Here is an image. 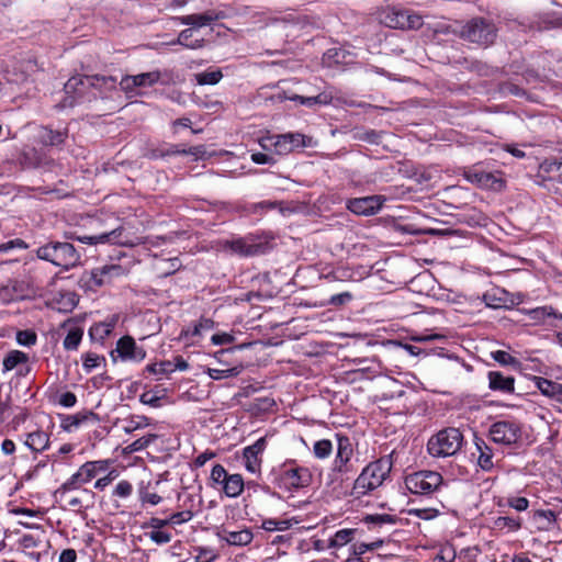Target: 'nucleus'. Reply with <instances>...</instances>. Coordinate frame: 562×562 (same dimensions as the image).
<instances>
[{
  "label": "nucleus",
  "mask_w": 562,
  "mask_h": 562,
  "mask_svg": "<svg viewBox=\"0 0 562 562\" xmlns=\"http://www.w3.org/2000/svg\"><path fill=\"white\" fill-rule=\"evenodd\" d=\"M268 481L274 488L286 493H295L308 487L313 482L310 468L299 464L295 459H286L273 467L268 473Z\"/></svg>",
  "instance_id": "obj_1"
},
{
  "label": "nucleus",
  "mask_w": 562,
  "mask_h": 562,
  "mask_svg": "<svg viewBox=\"0 0 562 562\" xmlns=\"http://www.w3.org/2000/svg\"><path fill=\"white\" fill-rule=\"evenodd\" d=\"M393 452L369 462L353 480L350 496L359 499L378 490L390 477Z\"/></svg>",
  "instance_id": "obj_2"
},
{
  "label": "nucleus",
  "mask_w": 562,
  "mask_h": 562,
  "mask_svg": "<svg viewBox=\"0 0 562 562\" xmlns=\"http://www.w3.org/2000/svg\"><path fill=\"white\" fill-rule=\"evenodd\" d=\"M358 469L352 439L347 435L336 434L335 457L327 472V479L331 484L342 485L350 481Z\"/></svg>",
  "instance_id": "obj_3"
},
{
  "label": "nucleus",
  "mask_w": 562,
  "mask_h": 562,
  "mask_svg": "<svg viewBox=\"0 0 562 562\" xmlns=\"http://www.w3.org/2000/svg\"><path fill=\"white\" fill-rule=\"evenodd\" d=\"M119 221L120 218L114 216L108 218L93 217L90 221V226L94 228L92 234L77 235L76 233H69L67 238L87 245L111 244L126 246L130 244L128 238L125 235L124 227L117 224Z\"/></svg>",
  "instance_id": "obj_4"
},
{
  "label": "nucleus",
  "mask_w": 562,
  "mask_h": 562,
  "mask_svg": "<svg viewBox=\"0 0 562 562\" xmlns=\"http://www.w3.org/2000/svg\"><path fill=\"white\" fill-rule=\"evenodd\" d=\"M37 258L48 261L65 270L80 262V252L68 241H49L36 249Z\"/></svg>",
  "instance_id": "obj_5"
},
{
  "label": "nucleus",
  "mask_w": 562,
  "mask_h": 562,
  "mask_svg": "<svg viewBox=\"0 0 562 562\" xmlns=\"http://www.w3.org/2000/svg\"><path fill=\"white\" fill-rule=\"evenodd\" d=\"M487 438L497 446L516 449L521 445L522 425L515 418L495 420L488 426Z\"/></svg>",
  "instance_id": "obj_6"
},
{
  "label": "nucleus",
  "mask_w": 562,
  "mask_h": 562,
  "mask_svg": "<svg viewBox=\"0 0 562 562\" xmlns=\"http://www.w3.org/2000/svg\"><path fill=\"white\" fill-rule=\"evenodd\" d=\"M463 435L460 429L448 427L438 431L428 440L427 449L432 457H450L461 449Z\"/></svg>",
  "instance_id": "obj_7"
},
{
  "label": "nucleus",
  "mask_w": 562,
  "mask_h": 562,
  "mask_svg": "<svg viewBox=\"0 0 562 562\" xmlns=\"http://www.w3.org/2000/svg\"><path fill=\"white\" fill-rule=\"evenodd\" d=\"M467 181L480 189L501 192L506 188V179L501 170H488L483 164H475L463 171Z\"/></svg>",
  "instance_id": "obj_8"
},
{
  "label": "nucleus",
  "mask_w": 562,
  "mask_h": 562,
  "mask_svg": "<svg viewBox=\"0 0 562 562\" xmlns=\"http://www.w3.org/2000/svg\"><path fill=\"white\" fill-rule=\"evenodd\" d=\"M460 36L465 41L487 47L495 42L497 27L488 19L473 18L462 26Z\"/></svg>",
  "instance_id": "obj_9"
},
{
  "label": "nucleus",
  "mask_w": 562,
  "mask_h": 562,
  "mask_svg": "<svg viewBox=\"0 0 562 562\" xmlns=\"http://www.w3.org/2000/svg\"><path fill=\"white\" fill-rule=\"evenodd\" d=\"M111 467V460H93L81 464L78 470L61 484V490L81 488L83 485L97 480Z\"/></svg>",
  "instance_id": "obj_10"
},
{
  "label": "nucleus",
  "mask_w": 562,
  "mask_h": 562,
  "mask_svg": "<svg viewBox=\"0 0 562 562\" xmlns=\"http://www.w3.org/2000/svg\"><path fill=\"white\" fill-rule=\"evenodd\" d=\"M443 479L436 471H416L409 473L404 479L406 490L415 495L429 496L434 494L442 484Z\"/></svg>",
  "instance_id": "obj_11"
},
{
  "label": "nucleus",
  "mask_w": 562,
  "mask_h": 562,
  "mask_svg": "<svg viewBox=\"0 0 562 562\" xmlns=\"http://www.w3.org/2000/svg\"><path fill=\"white\" fill-rule=\"evenodd\" d=\"M116 82V79L113 77H105V76H74L71 77L66 83H65V92L67 94H74L72 101L70 102V105L74 104V102L77 99H81L85 97L87 90L91 87L99 88L102 86H106L108 83H111V86H114Z\"/></svg>",
  "instance_id": "obj_12"
},
{
  "label": "nucleus",
  "mask_w": 562,
  "mask_h": 562,
  "mask_svg": "<svg viewBox=\"0 0 562 562\" xmlns=\"http://www.w3.org/2000/svg\"><path fill=\"white\" fill-rule=\"evenodd\" d=\"M147 351L143 346L137 345L131 335L122 336L117 341L115 349L110 352L113 362L117 360L122 362L140 363L145 360Z\"/></svg>",
  "instance_id": "obj_13"
},
{
  "label": "nucleus",
  "mask_w": 562,
  "mask_h": 562,
  "mask_svg": "<svg viewBox=\"0 0 562 562\" xmlns=\"http://www.w3.org/2000/svg\"><path fill=\"white\" fill-rule=\"evenodd\" d=\"M386 202V198L380 194L351 198L346 201V209L359 216L378 214Z\"/></svg>",
  "instance_id": "obj_14"
},
{
  "label": "nucleus",
  "mask_w": 562,
  "mask_h": 562,
  "mask_svg": "<svg viewBox=\"0 0 562 562\" xmlns=\"http://www.w3.org/2000/svg\"><path fill=\"white\" fill-rule=\"evenodd\" d=\"M385 24L392 29L418 30L423 18L409 10L391 8L385 14Z\"/></svg>",
  "instance_id": "obj_15"
},
{
  "label": "nucleus",
  "mask_w": 562,
  "mask_h": 562,
  "mask_svg": "<svg viewBox=\"0 0 562 562\" xmlns=\"http://www.w3.org/2000/svg\"><path fill=\"white\" fill-rule=\"evenodd\" d=\"M31 295L32 289L24 280L10 279L7 283L0 285V303L2 304L22 301Z\"/></svg>",
  "instance_id": "obj_16"
},
{
  "label": "nucleus",
  "mask_w": 562,
  "mask_h": 562,
  "mask_svg": "<svg viewBox=\"0 0 562 562\" xmlns=\"http://www.w3.org/2000/svg\"><path fill=\"white\" fill-rule=\"evenodd\" d=\"M125 268L121 265H104L91 270L88 285L90 288H100L104 284H110L114 279L124 276Z\"/></svg>",
  "instance_id": "obj_17"
},
{
  "label": "nucleus",
  "mask_w": 562,
  "mask_h": 562,
  "mask_svg": "<svg viewBox=\"0 0 562 562\" xmlns=\"http://www.w3.org/2000/svg\"><path fill=\"white\" fill-rule=\"evenodd\" d=\"M267 438L260 437L252 445L243 449L245 468L250 473H257L261 469L262 454L267 448Z\"/></svg>",
  "instance_id": "obj_18"
},
{
  "label": "nucleus",
  "mask_w": 562,
  "mask_h": 562,
  "mask_svg": "<svg viewBox=\"0 0 562 562\" xmlns=\"http://www.w3.org/2000/svg\"><path fill=\"white\" fill-rule=\"evenodd\" d=\"M224 248L241 257H254L266 251V245L255 243L248 237H239L224 243Z\"/></svg>",
  "instance_id": "obj_19"
},
{
  "label": "nucleus",
  "mask_w": 562,
  "mask_h": 562,
  "mask_svg": "<svg viewBox=\"0 0 562 562\" xmlns=\"http://www.w3.org/2000/svg\"><path fill=\"white\" fill-rule=\"evenodd\" d=\"M305 136L301 133H286L269 137L268 140L278 155H288L289 153L305 146Z\"/></svg>",
  "instance_id": "obj_20"
},
{
  "label": "nucleus",
  "mask_w": 562,
  "mask_h": 562,
  "mask_svg": "<svg viewBox=\"0 0 562 562\" xmlns=\"http://www.w3.org/2000/svg\"><path fill=\"white\" fill-rule=\"evenodd\" d=\"M474 451L472 456L476 458L477 467L484 472H491L495 468L494 448L482 437L474 435Z\"/></svg>",
  "instance_id": "obj_21"
},
{
  "label": "nucleus",
  "mask_w": 562,
  "mask_h": 562,
  "mask_svg": "<svg viewBox=\"0 0 562 562\" xmlns=\"http://www.w3.org/2000/svg\"><path fill=\"white\" fill-rule=\"evenodd\" d=\"M536 177L541 183L562 184V158L549 157L539 164Z\"/></svg>",
  "instance_id": "obj_22"
},
{
  "label": "nucleus",
  "mask_w": 562,
  "mask_h": 562,
  "mask_svg": "<svg viewBox=\"0 0 562 562\" xmlns=\"http://www.w3.org/2000/svg\"><path fill=\"white\" fill-rule=\"evenodd\" d=\"M60 428L66 432H75L83 425L97 423L99 417L91 411H82L72 415L60 414Z\"/></svg>",
  "instance_id": "obj_23"
},
{
  "label": "nucleus",
  "mask_w": 562,
  "mask_h": 562,
  "mask_svg": "<svg viewBox=\"0 0 562 562\" xmlns=\"http://www.w3.org/2000/svg\"><path fill=\"white\" fill-rule=\"evenodd\" d=\"M160 79L159 71L143 72L135 76H124L120 81V87L125 93H133L138 87H151Z\"/></svg>",
  "instance_id": "obj_24"
},
{
  "label": "nucleus",
  "mask_w": 562,
  "mask_h": 562,
  "mask_svg": "<svg viewBox=\"0 0 562 562\" xmlns=\"http://www.w3.org/2000/svg\"><path fill=\"white\" fill-rule=\"evenodd\" d=\"M488 389L493 392L503 394H513L515 392V378L513 375H505L501 371L487 372Z\"/></svg>",
  "instance_id": "obj_25"
},
{
  "label": "nucleus",
  "mask_w": 562,
  "mask_h": 562,
  "mask_svg": "<svg viewBox=\"0 0 562 562\" xmlns=\"http://www.w3.org/2000/svg\"><path fill=\"white\" fill-rule=\"evenodd\" d=\"M217 537L221 541H225L228 546L244 547L248 546L252 539L254 533L249 528H243L240 530H229L222 528L217 532Z\"/></svg>",
  "instance_id": "obj_26"
},
{
  "label": "nucleus",
  "mask_w": 562,
  "mask_h": 562,
  "mask_svg": "<svg viewBox=\"0 0 562 562\" xmlns=\"http://www.w3.org/2000/svg\"><path fill=\"white\" fill-rule=\"evenodd\" d=\"M119 317L112 315L103 322L94 323L89 328V336L92 341L103 344L104 340L110 337L116 326Z\"/></svg>",
  "instance_id": "obj_27"
},
{
  "label": "nucleus",
  "mask_w": 562,
  "mask_h": 562,
  "mask_svg": "<svg viewBox=\"0 0 562 562\" xmlns=\"http://www.w3.org/2000/svg\"><path fill=\"white\" fill-rule=\"evenodd\" d=\"M68 137V130L55 131L49 126H41L37 133V140L43 146L57 147L65 143Z\"/></svg>",
  "instance_id": "obj_28"
},
{
  "label": "nucleus",
  "mask_w": 562,
  "mask_h": 562,
  "mask_svg": "<svg viewBox=\"0 0 562 562\" xmlns=\"http://www.w3.org/2000/svg\"><path fill=\"white\" fill-rule=\"evenodd\" d=\"M79 302L78 295L72 291H59L52 297L50 306L58 312L70 313Z\"/></svg>",
  "instance_id": "obj_29"
},
{
  "label": "nucleus",
  "mask_w": 562,
  "mask_h": 562,
  "mask_svg": "<svg viewBox=\"0 0 562 562\" xmlns=\"http://www.w3.org/2000/svg\"><path fill=\"white\" fill-rule=\"evenodd\" d=\"M223 18L222 12L214 10L205 11L203 13L188 14L180 18V21L184 25H192L202 27L212 24L213 22Z\"/></svg>",
  "instance_id": "obj_30"
},
{
  "label": "nucleus",
  "mask_w": 562,
  "mask_h": 562,
  "mask_svg": "<svg viewBox=\"0 0 562 562\" xmlns=\"http://www.w3.org/2000/svg\"><path fill=\"white\" fill-rule=\"evenodd\" d=\"M49 435L42 430L35 429L26 435L24 445L34 453H40L49 447Z\"/></svg>",
  "instance_id": "obj_31"
},
{
  "label": "nucleus",
  "mask_w": 562,
  "mask_h": 562,
  "mask_svg": "<svg viewBox=\"0 0 562 562\" xmlns=\"http://www.w3.org/2000/svg\"><path fill=\"white\" fill-rule=\"evenodd\" d=\"M79 488H69L67 491L61 490V485L56 488L53 493V497L57 503H65V505L75 510L87 509L88 506L83 505V502L78 496H72L71 492L78 491Z\"/></svg>",
  "instance_id": "obj_32"
},
{
  "label": "nucleus",
  "mask_w": 562,
  "mask_h": 562,
  "mask_svg": "<svg viewBox=\"0 0 562 562\" xmlns=\"http://www.w3.org/2000/svg\"><path fill=\"white\" fill-rule=\"evenodd\" d=\"M527 315H528L529 319L535 325L544 324V322L548 317H553L559 321H562V313L558 312L551 305H543V306H538L536 308H531V310L527 311Z\"/></svg>",
  "instance_id": "obj_33"
},
{
  "label": "nucleus",
  "mask_w": 562,
  "mask_h": 562,
  "mask_svg": "<svg viewBox=\"0 0 562 562\" xmlns=\"http://www.w3.org/2000/svg\"><path fill=\"white\" fill-rule=\"evenodd\" d=\"M245 483L241 474H229L221 490L229 498H236L244 492Z\"/></svg>",
  "instance_id": "obj_34"
},
{
  "label": "nucleus",
  "mask_w": 562,
  "mask_h": 562,
  "mask_svg": "<svg viewBox=\"0 0 562 562\" xmlns=\"http://www.w3.org/2000/svg\"><path fill=\"white\" fill-rule=\"evenodd\" d=\"M483 301L492 308L505 307L508 303V292L501 288H493L484 293Z\"/></svg>",
  "instance_id": "obj_35"
},
{
  "label": "nucleus",
  "mask_w": 562,
  "mask_h": 562,
  "mask_svg": "<svg viewBox=\"0 0 562 562\" xmlns=\"http://www.w3.org/2000/svg\"><path fill=\"white\" fill-rule=\"evenodd\" d=\"M398 521L397 516L391 514H372L366 515L362 522L368 526L370 530H376L384 525H396Z\"/></svg>",
  "instance_id": "obj_36"
},
{
  "label": "nucleus",
  "mask_w": 562,
  "mask_h": 562,
  "mask_svg": "<svg viewBox=\"0 0 562 562\" xmlns=\"http://www.w3.org/2000/svg\"><path fill=\"white\" fill-rule=\"evenodd\" d=\"M138 499L143 507L150 505L156 506L162 502V497L151 488L150 482H142L137 488Z\"/></svg>",
  "instance_id": "obj_37"
},
{
  "label": "nucleus",
  "mask_w": 562,
  "mask_h": 562,
  "mask_svg": "<svg viewBox=\"0 0 562 562\" xmlns=\"http://www.w3.org/2000/svg\"><path fill=\"white\" fill-rule=\"evenodd\" d=\"M290 100L299 102L302 105L312 108L316 104H322V105L329 104L333 100V97L329 93L322 92L314 97H303V95L294 94L293 97L290 98Z\"/></svg>",
  "instance_id": "obj_38"
},
{
  "label": "nucleus",
  "mask_w": 562,
  "mask_h": 562,
  "mask_svg": "<svg viewBox=\"0 0 562 562\" xmlns=\"http://www.w3.org/2000/svg\"><path fill=\"white\" fill-rule=\"evenodd\" d=\"M83 337V329L80 326H72L69 328L66 337L63 340V347L67 351H75L79 348V345Z\"/></svg>",
  "instance_id": "obj_39"
},
{
  "label": "nucleus",
  "mask_w": 562,
  "mask_h": 562,
  "mask_svg": "<svg viewBox=\"0 0 562 562\" xmlns=\"http://www.w3.org/2000/svg\"><path fill=\"white\" fill-rule=\"evenodd\" d=\"M29 361V355L21 350L9 351L3 359V371L8 372L15 369L19 364H24Z\"/></svg>",
  "instance_id": "obj_40"
},
{
  "label": "nucleus",
  "mask_w": 562,
  "mask_h": 562,
  "mask_svg": "<svg viewBox=\"0 0 562 562\" xmlns=\"http://www.w3.org/2000/svg\"><path fill=\"white\" fill-rule=\"evenodd\" d=\"M533 382L542 395L553 398V400L557 395L558 387L561 384V383L554 382L552 380H548L542 376H535Z\"/></svg>",
  "instance_id": "obj_41"
},
{
  "label": "nucleus",
  "mask_w": 562,
  "mask_h": 562,
  "mask_svg": "<svg viewBox=\"0 0 562 562\" xmlns=\"http://www.w3.org/2000/svg\"><path fill=\"white\" fill-rule=\"evenodd\" d=\"M312 452L317 460H326L333 454L334 445L329 439L316 440L313 445Z\"/></svg>",
  "instance_id": "obj_42"
},
{
  "label": "nucleus",
  "mask_w": 562,
  "mask_h": 562,
  "mask_svg": "<svg viewBox=\"0 0 562 562\" xmlns=\"http://www.w3.org/2000/svg\"><path fill=\"white\" fill-rule=\"evenodd\" d=\"M494 528L498 530L518 531L521 528V518L512 516H499L493 521Z\"/></svg>",
  "instance_id": "obj_43"
},
{
  "label": "nucleus",
  "mask_w": 562,
  "mask_h": 562,
  "mask_svg": "<svg viewBox=\"0 0 562 562\" xmlns=\"http://www.w3.org/2000/svg\"><path fill=\"white\" fill-rule=\"evenodd\" d=\"M82 368L86 373L92 372L94 369L99 368L101 364H106V359L102 355H98L94 352H86L81 356Z\"/></svg>",
  "instance_id": "obj_44"
},
{
  "label": "nucleus",
  "mask_w": 562,
  "mask_h": 562,
  "mask_svg": "<svg viewBox=\"0 0 562 562\" xmlns=\"http://www.w3.org/2000/svg\"><path fill=\"white\" fill-rule=\"evenodd\" d=\"M357 532V529L346 528L335 532L329 540L330 548H340L349 543Z\"/></svg>",
  "instance_id": "obj_45"
},
{
  "label": "nucleus",
  "mask_w": 562,
  "mask_h": 562,
  "mask_svg": "<svg viewBox=\"0 0 562 562\" xmlns=\"http://www.w3.org/2000/svg\"><path fill=\"white\" fill-rule=\"evenodd\" d=\"M192 37H193V30L186 29L179 33L178 43L187 48H190V49H198V48H202L204 46L203 38L193 40Z\"/></svg>",
  "instance_id": "obj_46"
},
{
  "label": "nucleus",
  "mask_w": 562,
  "mask_h": 562,
  "mask_svg": "<svg viewBox=\"0 0 562 562\" xmlns=\"http://www.w3.org/2000/svg\"><path fill=\"white\" fill-rule=\"evenodd\" d=\"M223 78L221 69L205 70L195 75V81L200 86H213L220 82Z\"/></svg>",
  "instance_id": "obj_47"
},
{
  "label": "nucleus",
  "mask_w": 562,
  "mask_h": 562,
  "mask_svg": "<svg viewBox=\"0 0 562 562\" xmlns=\"http://www.w3.org/2000/svg\"><path fill=\"white\" fill-rule=\"evenodd\" d=\"M194 562H215L218 559V553L214 548L211 547H194Z\"/></svg>",
  "instance_id": "obj_48"
},
{
  "label": "nucleus",
  "mask_w": 562,
  "mask_h": 562,
  "mask_svg": "<svg viewBox=\"0 0 562 562\" xmlns=\"http://www.w3.org/2000/svg\"><path fill=\"white\" fill-rule=\"evenodd\" d=\"M291 526L292 524L289 519L267 518L261 522V528L266 531H284L290 529Z\"/></svg>",
  "instance_id": "obj_49"
},
{
  "label": "nucleus",
  "mask_w": 562,
  "mask_h": 562,
  "mask_svg": "<svg viewBox=\"0 0 562 562\" xmlns=\"http://www.w3.org/2000/svg\"><path fill=\"white\" fill-rule=\"evenodd\" d=\"M228 475H229L228 472L225 470V468L222 464H220V463L214 464L211 470L210 485L213 488L221 487Z\"/></svg>",
  "instance_id": "obj_50"
},
{
  "label": "nucleus",
  "mask_w": 562,
  "mask_h": 562,
  "mask_svg": "<svg viewBox=\"0 0 562 562\" xmlns=\"http://www.w3.org/2000/svg\"><path fill=\"white\" fill-rule=\"evenodd\" d=\"M24 158L29 166L34 168L43 167L50 164V160L46 156L38 153L35 148L25 151Z\"/></svg>",
  "instance_id": "obj_51"
},
{
  "label": "nucleus",
  "mask_w": 562,
  "mask_h": 562,
  "mask_svg": "<svg viewBox=\"0 0 562 562\" xmlns=\"http://www.w3.org/2000/svg\"><path fill=\"white\" fill-rule=\"evenodd\" d=\"M117 475L119 473L115 469H109L105 473L97 477L93 487L98 491H104Z\"/></svg>",
  "instance_id": "obj_52"
},
{
  "label": "nucleus",
  "mask_w": 562,
  "mask_h": 562,
  "mask_svg": "<svg viewBox=\"0 0 562 562\" xmlns=\"http://www.w3.org/2000/svg\"><path fill=\"white\" fill-rule=\"evenodd\" d=\"M148 425L147 418L144 416H132L130 419H126L122 426L123 430L126 434H132L137 429L144 428Z\"/></svg>",
  "instance_id": "obj_53"
},
{
  "label": "nucleus",
  "mask_w": 562,
  "mask_h": 562,
  "mask_svg": "<svg viewBox=\"0 0 562 562\" xmlns=\"http://www.w3.org/2000/svg\"><path fill=\"white\" fill-rule=\"evenodd\" d=\"M133 493V485L127 480H121L112 491V497L120 499L128 498Z\"/></svg>",
  "instance_id": "obj_54"
},
{
  "label": "nucleus",
  "mask_w": 562,
  "mask_h": 562,
  "mask_svg": "<svg viewBox=\"0 0 562 562\" xmlns=\"http://www.w3.org/2000/svg\"><path fill=\"white\" fill-rule=\"evenodd\" d=\"M157 439V435L149 434L147 436H143L136 440H134L132 443L127 446V449L130 452H137L146 449L151 442H154Z\"/></svg>",
  "instance_id": "obj_55"
},
{
  "label": "nucleus",
  "mask_w": 562,
  "mask_h": 562,
  "mask_svg": "<svg viewBox=\"0 0 562 562\" xmlns=\"http://www.w3.org/2000/svg\"><path fill=\"white\" fill-rule=\"evenodd\" d=\"M16 342L21 346L32 347L37 342V335L33 329L19 330Z\"/></svg>",
  "instance_id": "obj_56"
},
{
  "label": "nucleus",
  "mask_w": 562,
  "mask_h": 562,
  "mask_svg": "<svg viewBox=\"0 0 562 562\" xmlns=\"http://www.w3.org/2000/svg\"><path fill=\"white\" fill-rule=\"evenodd\" d=\"M145 371L149 374H168L175 371L171 361L147 364Z\"/></svg>",
  "instance_id": "obj_57"
},
{
  "label": "nucleus",
  "mask_w": 562,
  "mask_h": 562,
  "mask_svg": "<svg viewBox=\"0 0 562 562\" xmlns=\"http://www.w3.org/2000/svg\"><path fill=\"white\" fill-rule=\"evenodd\" d=\"M239 373V369L228 368V369H215V368H209L207 374L213 380H223L231 376H236Z\"/></svg>",
  "instance_id": "obj_58"
},
{
  "label": "nucleus",
  "mask_w": 562,
  "mask_h": 562,
  "mask_svg": "<svg viewBox=\"0 0 562 562\" xmlns=\"http://www.w3.org/2000/svg\"><path fill=\"white\" fill-rule=\"evenodd\" d=\"M168 156H175V155H192L198 156L201 154V147L200 146H193L186 148L183 145H168Z\"/></svg>",
  "instance_id": "obj_59"
},
{
  "label": "nucleus",
  "mask_w": 562,
  "mask_h": 562,
  "mask_svg": "<svg viewBox=\"0 0 562 562\" xmlns=\"http://www.w3.org/2000/svg\"><path fill=\"white\" fill-rule=\"evenodd\" d=\"M491 357L493 358V360H495L502 366L518 364V360L514 356L504 350L492 351Z\"/></svg>",
  "instance_id": "obj_60"
},
{
  "label": "nucleus",
  "mask_w": 562,
  "mask_h": 562,
  "mask_svg": "<svg viewBox=\"0 0 562 562\" xmlns=\"http://www.w3.org/2000/svg\"><path fill=\"white\" fill-rule=\"evenodd\" d=\"M382 544H383L382 540H376V541H373L370 543H366V542L355 543L352 546L353 554L357 557H360V555L367 553L368 551H373L375 549H379L380 547H382Z\"/></svg>",
  "instance_id": "obj_61"
},
{
  "label": "nucleus",
  "mask_w": 562,
  "mask_h": 562,
  "mask_svg": "<svg viewBox=\"0 0 562 562\" xmlns=\"http://www.w3.org/2000/svg\"><path fill=\"white\" fill-rule=\"evenodd\" d=\"M506 505L517 512H525L529 507V499L524 496H512L506 499Z\"/></svg>",
  "instance_id": "obj_62"
},
{
  "label": "nucleus",
  "mask_w": 562,
  "mask_h": 562,
  "mask_svg": "<svg viewBox=\"0 0 562 562\" xmlns=\"http://www.w3.org/2000/svg\"><path fill=\"white\" fill-rule=\"evenodd\" d=\"M148 538L156 544H166L171 541L172 535L168 531L151 530L146 533Z\"/></svg>",
  "instance_id": "obj_63"
},
{
  "label": "nucleus",
  "mask_w": 562,
  "mask_h": 562,
  "mask_svg": "<svg viewBox=\"0 0 562 562\" xmlns=\"http://www.w3.org/2000/svg\"><path fill=\"white\" fill-rule=\"evenodd\" d=\"M27 244L22 238H14L0 244V254L8 252L13 249H26Z\"/></svg>",
  "instance_id": "obj_64"
}]
</instances>
